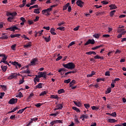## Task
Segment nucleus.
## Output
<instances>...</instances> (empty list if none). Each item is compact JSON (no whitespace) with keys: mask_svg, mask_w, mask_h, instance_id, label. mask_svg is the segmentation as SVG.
Segmentation results:
<instances>
[{"mask_svg":"<svg viewBox=\"0 0 126 126\" xmlns=\"http://www.w3.org/2000/svg\"><path fill=\"white\" fill-rule=\"evenodd\" d=\"M108 122H109V123H117V121L114 119H109Z\"/></svg>","mask_w":126,"mask_h":126,"instance_id":"nucleus-20","label":"nucleus"},{"mask_svg":"<svg viewBox=\"0 0 126 126\" xmlns=\"http://www.w3.org/2000/svg\"><path fill=\"white\" fill-rule=\"evenodd\" d=\"M51 99H56V100H59L60 99V97H59V96L57 95H51L50 96Z\"/></svg>","mask_w":126,"mask_h":126,"instance_id":"nucleus-14","label":"nucleus"},{"mask_svg":"<svg viewBox=\"0 0 126 126\" xmlns=\"http://www.w3.org/2000/svg\"><path fill=\"white\" fill-rule=\"evenodd\" d=\"M42 14L43 15H46V16H49L50 15V13H48L46 9L43 10L42 11Z\"/></svg>","mask_w":126,"mask_h":126,"instance_id":"nucleus-13","label":"nucleus"},{"mask_svg":"<svg viewBox=\"0 0 126 126\" xmlns=\"http://www.w3.org/2000/svg\"><path fill=\"white\" fill-rule=\"evenodd\" d=\"M102 4H108L109 3V2L106 1V0H103L101 2Z\"/></svg>","mask_w":126,"mask_h":126,"instance_id":"nucleus-49","label":"nucleus"},{"mask_svg":"<svg viewBox=\"0 0 126 126\" xmlns=\"http://www.w3.org/2000/svg\"><path fill=\"white\" fill-rule=\"evenodd\" d=\"M72 109L73 110H74V111H76V112H77V113H80V110H79V109H78L77 107H75V106H73L72 107Z\"/></svg>","mask_w":126,"mask_h":126,"instance_id":"nucleus-22","label":"nucleus"},{"mask_svg":"<svg viewBox=\"0 0 126 126\" xmlns=\"http://www.w3.org/2000/svg\"><path fill=\"white\" fill-rule=\"evenodd\" d=\"M82 118H84V119H86V120H87V119L89 118V116H88V115L87 114H85V115L83 114L81 116V117H80V119H82Z\"/></svg>","mask_w":126,"mask_h":126,"instance_id":"nucleus-16","label":"nucleus"},{"mask_svg":"<svg viewBox=\"0 0 126 126\" xmlns=\"http://www.w3.org/2000/svg\"><path fill=\"white\" fill-rule=\"evenodd\" d=\"M38 5L37 4H35V5H34L33 6H31L30 8H29V9L30 10H31V9H32V8H38Z\"/></svg>","mask_w":126,"mask_h":126,"instance_id":"nucleus-32","label":"nucleus"},{"mask_svg":"<svg viewBox=\"0 0 126 126\" xmlns=\"http://www.w3.org/2000/svg\"><path fill=\"white\" fill-rule=\"evenodd\" d=\"M58 30H61V31H64V27H60L57 28Z\"/></svg>","mask_w":126,"mask_h":126,"instance_id":"nucleus-43","label":"nucleus"},{"mask_svg":"<svg viewBox=\"0 0 126 126\" xmlns=\"http://www.w3.org/2000/svg\"><path fill=\"white\" fill-rule=\"evenodd\" d=\"M34 13H36V14H39L40 13V11L39 9H34L33 11Z\"/></svg>","mask_w":126,"mask_h":126,"instance_id":"nucleus-37","label":"nucleus"},{"mask_svg":"<svg viewBox=\"0 0 126 126\" xmlns=\"http://www.w3.org/2000/svg\"><path fill=\"white\" fill-rule=\"evenodd\" d=\"M33 96H34V94L33 93H31L29 96V99H31Z\"/></svg>","mask_w":126,"mask_h":126,"instance_id":"nucleus-63","label":"nucleus"},{"mask_svg":"<svg viewBox=\"0 0 126 126\" xmlns=\"http://www.w3.org/2000/svg\"><path fill=\"white\" fill-rule=\"evenodd\" d=\"M55 30L54 28H51L50 29V33L52 35H57V33L55 32Z\"/></svg>","mask_w":126,"mask_h":126,"instance_id":"nucleus-19","label":"nucleus"},{"mask_svg":"<svg viewBox=\"0 0 126 126\" xmlns=\"http://www.w3.org/2000/svg\"><path fill=\"white\" fill-rule=\"evenodd\" d=\"M28 23H29V24H30V25H31L32 24H33L34 23V22L32 20H28Z\"/></svg>","mask_w":126,"mask_h":126,"instance_id":"nucleus-59","label":"nucleus"},{"mask_svg":"<svg viewBox=\"0 0 126 126\" xmlns=\"http://www.w3.org/2000/svg\"><path fill=\"white\" fill-rule=\"evenodd\" d=\"M94 45L95 44V40L94 39H88V41L84 44V46H87L88 45Z\"/></svg>","mask_w":126,"mask_h":126,"instance_id":"nucleus-2","label":"nucleus"},{"mask_svg":"<svg viewBox=\"0 0 126 126\" xmlns=\"http://www.w3.org/2000/svg\"><path fill=\"white\" fill-rule=\"evenodd\" d=\"M101 47H102V45L97 46L95 47H93L92 48V50H93V51H95V50H97V49H99V48H101Z\"/></svg>","mask_w":126,"mask_h":126,"instance_id":"nucleus-31","label":"nucleus"},{"mask_svg":"<svg viewBox=\"0 0 126 126\" xmlns=\"http://www.w3.org/2000/svg\"><path fill=\"white\" fill-rule=\"evenodd\" d=\"M65 24V22L63 21L58 24V26H63Z\"/></svg>","mask_w":126,"mask_h":126,"instance_id":"nucleus-41","label":"nucleus"},{"mask_svg":"<svg viewBox=\"0 0 126 126\" xmlns=\"http://www.w3.org/2000/svg\"><path fill=\"white\" fill-rule=\"evenodd\" d=\"M6 30H9V31H13V32H14L15 30H18V28H17L16 26H12L7 28Z\"/></svg>","mask_w":126,"mask_h":126,"instance_id":"nucleus-7","label":"nucleus"},{"mask_svg":"<svg viewBox=\"0 0 126 126\" xmlns=\"http://www.w3.org/2000/svg\"><path fill=\"white\" fill-rule=\"evenodd\" d=\"M63 67L67 68V69H73L75 68V64L73 63H68L67 64H63Z\"/></svg>","mask_w":126,"mask_h":126,"instance_id":"nucleus-1","label":"nucleus"},{"mask_svg":"<svg viewBox=\"0 0 126 126\" xmlns=\"http://www.w3.org/2000/svg\"><path fill=\"white\" fill-rule=\"evenodd\" d=\"M45 10L48 12V13H50V12L52 11V8H48Z\"/></svg>","mask_w":126,"mask_h":126,"instance_id":"nucleus-56","label":"nucleus"},{"mask_svg":"<svg viewBox=\"0 0 126 126\" xmlns=\"http://www.w3.org/2000/svg\"><path fill=\"white\" fill-rule=\"evenodd\" d=\"M56 107L58 108V109L59 110H62V109H63V104H58L56 105Z\"/></svg>","mask_w":126,"mask_h":126,"instance_id":"nucleus-21","label":"nucleus"},{"mask_svg":"<svg viewBox=\"0 0 126 126\" xmlns=\"http://www.w3.org/2000/svg\"><path fill=\"white\" fill-rule=\"evenodd\" d=\"M93 37H94V38H96V39H99V37H100V34L95 33V34L93 35Z\"/></svg>","mask_w":126,"mask_h":126,"instance_id":"nucleus-33","label":"nucleus"},{"mask_svg":"<svg viewBox=\"0 0 126 126\" xmlns=\"http://www.w3.org/2000/svg\"><path fill=\"white\" fill-rule=\"evenodd\" d=\"M34 82H40V79L37 78H34Z\"/></svg>","mask_w":126,"mask_h":126,"instance_id":"nucleus-52","label":"nucleus"},{"mask_svg":"<svg viewBox=\"0 0 126 126\" xmlns=\"http://www.w3.org/2000/svg\"><path fill=\"white\" fill-rule=\"evenodd\" d=\"M1 68L3 71H6V70L7 69V66L1 65Z\"/></svg>","mask_w":126,"mask_h":126,"instance_id":"nucleus-27","label":"nucleus"},{"mask_svg":"<svg viewBox=\"0 0 126 126\" xmlns=\"http://www.w3.org/2000/svg\"><path fill=\"white\" fill-rule=\"evenodd\" d=\"M84 106L86 108V109H89V108H90V104H89L85 103L84 104Z\"/></svg>","mask_w":126,"mask_h":126,"instance_id":"nucleus-40","label":"nucleus"},{"mask_svg":"<svg viewBox=\"0 0 126 126\" xmlns=\"http://www.w3.org/2000/svg\"><path fill=\"white\" fill-rule=\"evenodd\" d=\"M74 84H75V80H73L69 83L70 87H72L73 85H74Z\"/></svg>","mask_w":126,"mask_h":126,"instance_id":"nucleus-26","label":"nucleus"},{"mask_svg":"<svg viewBox=\"0 0 126 126\" xmlns=\"http://www.w3.org/2000/svg\"><path fill=\"white\" fill-rule=\"evenodd\" d=\"M110 7V10H112L113 9H116L117 8V6L115 4H111L109 6Z\"/></svg>","mask_w":126,"mask_h":126,"instance_id":"nucleus-18","label":"nucleus"},{"mask_svg":"<svg viewBox=\"0 0 126 126\" xmlns=\"http://www.w3.org/2000/svg\"><path fill=\"white\" fill-rule=\"evenodd\" d=\"M14 18V17H13V16H10L7 18V20L8 21H9V22H12Z\"/></svg>","mask_w":126,"mask_h":126,"instance_id":"nucleus-28","label":"nucleus"},{"mask_svg":"<svg viewBox=\"0 0 126 126\" xmlns=\"http://www.w3.org/2000/svg\"><path fill=\"white\" fill-rule=\"evenodd\" d=\"M55 124H63V121L62 120H55L50 123L51 126H54Z\"/></svg>","mask_w":126,"mask_h":126,"instance_id":"nucleus-8","label":"nucleus"},{"mask_svg":"<svg viewBox=\"0 0 126 126\" xmlns=\"http://www.w3.org/2000/svg\"><path fill=\"white\" fill-rule=\"evenodd\" d=\"M125 29H121L119 28L117 30V32L118 33H121V32H123V31H124Z\"/></svg>","mask_w":126,"mask_h":126,"instance_id":"nucleus-44","label":"nucleus"},{"mask_svg":"<svg viewBox=\"0 0 126 126\" xmlns=\"http://www.w3.org/2000/svg\"><path fill=\"white\" fill-rule=\"evenodd\" d=\"M58 94H61V93H64V90L63 89H60L58 92Z\"/></svg>","mask_w":126,"mask_h":126,"instance_id":"nucleus-42","label":"nucleus"},{"mask_svg":"<svg viewBox=\"0 0 126 126\" xmlns=\"http://www.w3.org/2000/svg\"><path fill=\"white\" fill-rule=\"evenodd\" d=\"M105 75L106 76H110V71H107L105 72Z\"/></svg>","mask_w":126,"mask_h":126,"instance_id":"nucleus-58","label":"nucleus"},{"mask_svg":"<svg viewBox=\"0 0 126 126\" xmlns=\"http://www.w3.org/2000/svg\"><path fill=\"white\" fill-rule=\"evenodd\" d=\"M12 63L13 64V65H15L16 66V68H18V67L20 68L22 66L21 64H19V63L16 61H14V63Z\"/></svg>","mask_w":126,"mask_h":126,"instance_id":"nucleus-10","label":"nucleus"},{"mask_svg":"<svg viewBox=\"0 0 126 126\" xmlns=\"http://www.w3.org/2000/svg\"><path fill=\"white\" fill-rule=\"evenodd\" d=\"M20 19L22 21V22H26V20H25V18H24V17H21Z\"/></svg>","mask_w":126,"mask_h":126,"instance_id":"nucleus-62","label":"nucleus"},{"mask_svg":"<svg viewBox=\"0 0 126 126\" xmlns=\"http://www.w3.org/2000/svg\"><path fill=\"white\" fill-rule=\"evenodd\" d=\"M32 47V42L30 41L27 45H24V48H30Z\"/></svg>","mask_w":126,"mask_h":126,"instance_id":"nucleus-15","label":"nucleus"},{"mask_svg":"<svg viewBox=\"0 0 126 126\" xmlns=\"http://www.w3.org/2000/svg\"><path fill=\"white\" fill-rule=\"evenodd\" d=\"M4 93H0V99H2V97L4 96Z\"/></svg>","mask_w":126,"mask_h":126,"instance_id":"nucleus-60","label":"nucleus"},{"mask_svg":"<svg viewBox=\"0 0 126 126\" xmlns=\"http://www.w3.org/2000/svg\"><path fill=\"white\" fill-rule=\"evenodd\" d=\"M74 44H75V43L74 42V41H72L71 43H70L69 44V45H68V48H69V47L71 46H73V45H74Z\"/></svg>","mask_w":126,"mask_h":126,"instance_id":"nucleus-48","label":"nucleus"},{"mask_svg":"<svg viewBox=\"0 0 126 126\" xmlns=\"http://www.w3.org/2000/svg\"><path fill=\"white\" fill-rule=\"evenodd\" d=\"M17 98H12L8 102V104L10 105H13V104H15V103H17Z\"/></svg>","mask_w":126,"mask_h":126,"instance_id":"nucleus-6","label":"nucleus"},{"mask_svg":"<svg viewBox=\"0 0 126 126\" xmlns=\"http://www.w3.org/2000/svg\"><path fill=\"white\" fill-rule=\"evenodd\" d=\"M37 74L40 76V77H43V78H47V73L46 72H39Z\"/></svg>","mask_w":126,"mask_h":126,"instance_id":"nucleus-5","label":"nucleus"},{"mask_svg":"<svg viewBox=\"0 0 126 126\" xmlns=\"http://www.w3.org/2000/svg\"><path fill=\"white\" fill-rule=\"evenodd\" d=\"M47 91H44V92H42L40 93V94H39V96H44V95H46L47 94Z\"/></svg>","mask_w":126,"mask_h":126,"instance_id":"nucleus-35","label":"nucleus"},{"mask_svg":"<svg viewBox=\"0 0 126 126\" xmlns=\"http://www.w3.org/2000/svg\"><path fill=\"white\" fill-rule=\"evenodd\" d=\"M74 104L76 105L77 107H81V103L80 102L78 101L77 102L76 101H74Z\"/></svg>","mask_w":126,"mask_h":126,"instance_id":"nucleus-24","label":"nucleus"},{"mask_svg":"<svg viewBox=\"0 0 126 126\" xmlns=\"http://www.w3.org/2000/svg\"><path fill=\"white\" fill-rule=\"evenodd\" d=\"M107 108H108V109H111V108H112V104H108L107 105Z\"/></svg>","mask_w":126,"mask_h":126,"instance_id":"nucleus-64","label":"nucleus"},{"mask_svg":"<svg viewBox=\"0 0 126 126\" xmlns=\"http://www.w3.org/2000/svg\"><path fill=\"white\" fill-rule=\"evenodd\" d=\"M76 4L78 6L80 7H83V4H84V2L82 1L81 0H78L76 2Z\"/></svg>","mask_w":126,"mask_h":126,"instance_id":"nucleus-9","label":"nucleus"},{"mask_svg":"<svg viewBox=\"0 0 126 126\" xmlns=\"http://www.w3.org/2000/svg\"><path fill=\"white\" fill-rule=\"evenodd\" d=\"M62 59H63L62 56H59L56 59V62H58V61H60V60H62Z\"/></svg>","mask_w":126,"mask_h":126,"instance_id":"nucleus-54","label":"nucleus"},{"mask_svg":"<svg viewBox=\"0 0 126 126\" xmlns=\"http://www.w3.org/2000/svg\"><path fill=\"white\" fill-rule=\"evenodd\" d=\"M16 97L19 98H22V97H23V94H22V93H21V92H20L16 96Z\"/></svg>","mask_w":126,"mask_h":126,"instance_id":"nucleus-30","label":"nucleus"},{"mask_svg":"<svg viewBox=\"0 0 126 126\" xmlns=\"http://www.w3.org/2000/svg\"><path fill=\"white\" fill-rule=\"evenodd\" d=\"M43 38H44V40H45L46 42H50L51 41V36L49 35L48 37H44L43 36Z\"/></svg>","mask_w":126,"mask_h":126,"instance_id":"nucleus-23","label":"nucleus"},{"mask_svg":"<svg viewBox=\"0 0 126 126\" xmlns=\"http://www.w3.org/2000/svg\"><path fill=\"white\" fill-rule=\"evenodd\" d=\"M62 71H66V69L65 68H61L58 70V72H62Z\"/></svg>","mask_w":126,"mask_h":126,"instance_id":"nucleus-39","label":"nucleus"},{"mask_svg":"<svg viewBox=\"0 0 126 126\" xmlns=\"http://www.w3.org/2000/svg\"><path fill=\"white\" fill-rule=\"evenodd\" d=\"M25 4H26V3H23V4H21L20 5H19V7H24V6H25Z\"/></svg>","mask_w":126,"mask_h":126,"instance_id":"nucleus-61","label":"nucleus"},{"mask_svg":"<svg viewBox=\"0 0 126 126\" xmlns=\"http://www.w3.org/2000/svg\"><path fill=\"white\" fill-rule=\"evenodd\" d=\"M105 81V78H98L96 79V82H100V81Z\"/></svg>","mask_w":126,"mask_h":126,"instance_id":"nucleus-29","label":"nucleus"},{"mask_svg":"<svg viewBox=\"0 0 126 126\" xmlns=\"http://www.w3.org/2000/svg\"><path fill=\"white\" fill-rule=\"evenodd\" d=\"M71 81V79H68L67 80H65L64 81V83H69L70 82V81Z\"/></svg>","mask_w":126,"mask_h":126,"instance_id":"nucleus-46","label":"nucleus"},{"mask_svg":"<svg viewBox=\"0 0 126 126\" xmlns=\"http://www.w3.org/2000/svg\"><path fill=\"white\" fill-rule=\"evenodd\" d=\"M92 110H93L94 111H98V109H99V107H97L95 106H93L92 107Z\"/></svg>","mask_w":126,"mask_h":126,"instance_id":"nucleus-38","label":"nucleus"},{"mask_svg":"<svg viewBox=\"0 0 126 126\" xmlns=\"http://www.w3.org/2000/svg\"><path fill=\"white\" fill-rule=\"evenodd\" d=\"M68 6H69V3H66L64 6H63V10H66Z\"/></svg>","mask_w":126,"mask_h":126,"instance_id":"nucleus-25","label":"nucleus"},{"mask_svg":"<svg viewBox=\"0 0 126 126\" xmlns=\"http://www.w3.org/2000/svg\"><path fill=\"white\" fill-rule=\"evenodd\" d=\"M38 88L39 89H41V88H43V83H39L36 87H35V89H37Z\"/></svg>","mask_w":126,"mask_h":126,"instance_id":"nucleus-12","label":"nucleus"},{"mask_svg":"<svg viewBox=\"0 0 126 126\" xmlns=\"http://www.w3.org/2000/svg\"><path fill=\"white\" fill-rule=\"evenodd\" d=\"M111 116H112V117H117V113H116V112H113L111 114Z\"/></svg>","mask_w":126,"mask_h":126,"instance_id":"nucleus-50","label":"nucleus"},{"mask_svg":"<svg viewBox=\"0 0 126 126\" xmlns=\"http://www.w3.org/2000/svg\"><path fill=\"white\" fill-rule=\"evenodd\" d=\"M112 89L111 88H107L106 91L105 92V94H109V93H111Z\"/></svg>","mask_w":126,"mask_h":126,"instance_id":"nucleus-34","label":"nucleus"},{"mask_svg":"<svg viewBox=\"0 0 126 126\" xmlns=\"http://www.w3.org/2000/svg\"><path fill=\"white\" fill-rule=\"evenodd\" d=\"M24 110L23 109H21L17 112V114H22L24 112Z\"/></svg>","mask_w":126,"mask_h":126,"instance_id":"nucleus-53","label":"nucleus"},{"mask_svg":"<svg viewBox=\"0 0 126 126\" xmlns=\"http://www.w3.org/2000/svg\"><path fill=\"white\" fill-rule=\"evenodd\" d=\"M37 63H39V61L37 58H33L31 61V63L32 65H36Z\"/></svg>","mask_w":126,"mask_h":126,"instance_id":"nucleus-4","label":"nucleus"},{"mask_svg":"<svg viewBox=\"0 0 126 126\" xmlns=\"http://www.w3.org/2000/svg\"><path fill=\"white\" fill-rule=\"evenodd\" d=\"M10 120H15V115H11L10 117Z\"/></svg>","mask_w":126,"mask_h":126,"instance_id":"nucleus-55","label":"nucleus"},{"mask_svg":"<svg viewBox=\"0 0 126 126\" xmlns=\"http://www.w3.org/2000/svg\"><path fill=\"white\" fill-rule=\"evenodd\" d=\"M42 105H43V104L41 103H38L36 104L35 105V107H36V108H40V107H41V106H42Z\"/></svg>","mask_w":126,"mask_h":126,"instance_id":"nucleus-45","label":"nucleus"},{"mask_svg":"<svg viewBox=\"0 0 126 126\" xmlns=\"http://www.w3.org/2000/svg\"><path fill=\"white\" fill-rule=\"evenodd\" d=\"M20 107L19 106H17V107H16L15 108H14L13 109L14 112H15V111H16V110H18L19 109H20Z\"/></svg>","mask_w":126,"mask_h":126,"instance_id":"nucleus-57","label":"nucleus"},{"mask_svg":"<svg viewBox=\"0 0 126 126\" xmlns=\"http://www.w3.org/2000/svg\"><path fill=\"white\" fill-rule=\"evenodd\" d=\"M0 39H1V40H6L8 39V36L5 35V33H2V36L0 37Z\"/></svg>","mask_w":126,"mask_h":126,"instance_id":"nucleus-11","label":"nucleus"},{"mask_svg":"<svg viewBox=\"0 0 126 126\" xmlns=\"http://www.w3.org/2000/svg\"><path fill=\"white\" fill-rule=\"evenodd\" d=\"M3 58L2 59V60L0 62V63H5V61L6 59H7V57L5 56V55L4 54L3 55Z\"/></svg>","mask_w":126,"mask_h":126,"instance_id":"nucleus-17","label":"nucleus"},{"mask_svg":"<svg viewBox=\"0 0 126 126\" xmlns=\"http://www.w3.org/2000/svg\"><path fill=\"white\" fill-rule=\"evenodd\" d=\"M39 18V16H36L35 19L33 20L34 22H37V21H38Z\"/></svg>","mask_w":126,"mask_h":126,"instance_id":"nucleus-51","label":"nucleus"},{"mask_svg":"<svg viewBox=\"0 0 126 126\" xmlns=\"http://www.w3.org/2000/svg\"><path fill=\"white\" fill-rule=\"evenodd\" d=\"M18 76V74L16 73H12L9 77H8L7 79L9 80L13 79V78L15 79Z\"/></svg>","mask_w":126,"mask_h":126,"instance_id":"nucleus-3","label":"nucleus"},{"mask_svg":"<svg viewBox=\"0 0 126 126\" xmlns=\"http://www.w3.org/2000/svg\"><path fill=\"white\" fill-rule=\"evenodd\" d=\"M59 115V112H56L55 113H52L50 115V116H54V117H56V116H58Z\"/></svg>","mask_w":126,"mask_h":126,"instance_id":"nucleus-47","label":"nucleus"},{"mask_svg":"<svg viewBox=\"0 0 126 126\" xmlns=\"http://www.w3.org/2000/svg\"><path fill=\"white\" fill-rule=\"evenodd\" d=\"M11 49L12 50H13L14 51H15L16 50V44H14L11 46Z\"/></svg>","mask_w":126,"mask_h":126,"instance_id":"nucleus-36","label":"nucleus"}]
</instances>
